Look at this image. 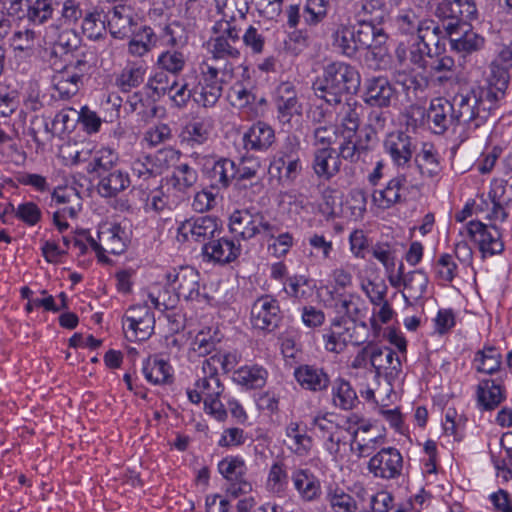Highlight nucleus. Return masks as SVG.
Segmentation results:
<instances>
[{
    "label": "nucleus",
    "instance_id": "obj_44",
    "mask_svg": "<svg viewBox=\"0 0 512 512\" xmlns=\"http://www.w3.org/2000/svg\"><path fill=\"white\" fill-rule=\"evenodd\" d=\"M288 479L287 466L282 460H277L269 469L266 488L270 493L282 496L287 488Z\"/></svg>",
    "mask_w": 512,
    "mask_h": 512
},
{
    "label": "nucleus",
    "instance_id": "obj_5",
    "mask_svg": "<svg viewBox=\"0 0 512 512\" xmlns=\"http://www.w3.org/2000/svg\"><path fill=\"white\" fill-rule=\"evenodd\" d=\"M91 66L85 59L66 64L52 76V85L62 99H69L76 95L84 84Z\"/></svg>",
    "mask_w": 512,
    "mask_h": 512
},
{
    "label": "nucleus",
    "instance_id": "obj_26",
    "mask_svg": "<svg viewBox=\"0 0 512 512\" xmlns=\"http://www.w3.org/2000/svg\"><path fill=\"white\" fill-rule=\"evenodd\" d=\"M241 253L240 244H236L234 240L228 238H213L211 241L205 243L202 247V254L208 260L226 264L234 261Z\"/></svg>",
    "mask_w": 512,
    "mask_h": 512
},
{
    "label": "nucleus",
    "instance_id": "obj_58",
    "mask_svg": "<svg viewBox=\"0 0 512 512\" xmlns=\"http://www.w3.org/2000/svg\"><path fill=\"white\" fill-rule=\"evenodd\" d=\"M326 499L333 512L358 511V504L355 498L340 488L329 491Z\"/></svg>",
    "mask_w": 512,
    "mask_h": 512
},
{
    "label": "nucleus",
    "instance_id": "obj_33",
    "mask_svg": "<svg viewBox=\"0 0 512 512\" xmlns=\"http://www.w3.org/2000/svg\"><path fill=\"white\" fill-rule=\"evenodd\" d=\"M98 177L97 191L105 198L117 196L120 192L126 190L131 183L128 173L121 170H113Z\"/></svg>",
    "mask_w": 512,
    "mask_h": 512
},
{
    "label": "nucleus",
    "instance_id": "obj_25",
    "mask_svg": "<svg viewBox=\"0 0 512 512\" xmlns=\"http://www.w3.org/2000/svg\"><path fill=\"white\" fill-rule=\"evenodd\" d=\"M275 141L273 127L264 121L253 123L242 135V144L246 151L266 152Z\"/></svg>",
    "mask_w": 512,
    "mask_h": 512
},
{
    "label": "nucleus",
    "instance_id": "obj_28",
    "mask_svg": "<svg viewBox=\"0 0 512 512\" xmlns=\"http://www.w3.org/2000/svg\"><path fill=\"white\" fill-rule=\"evenodd\" d=\"M449 44L453 52L462 58H466L481 51L485 47L486 39L468 26L462 33L453 38Z\"/></svg>",
    "mask_w": 512,
    "mask_h": 512
},
{
    "label": "nucleus",
    "instance_id": "obj_45",
    "mask_svg": "<svg viewBox=\"0 0 512 512\" xmlns=\"http://www.w3.org/2000/svg\"><path fill=\"white\" fill-rule=\"evenodd\" d=\"M428 282V276L422 270H414L403 275L404 298L420 299L426 292Z\"/></svg>",
    "mask_w": 512,
    "mask_h": 512
},
{
    "label": "nucleus",
    "instance_id": "obj_11",
    "mask_svg": "<svg viewBox=\"0 0 512 512\" xmlns=\"http://www.w3.org/2000/svg\"><path fill=\"white\" fill-rule=\"evenodd\" d=\"M227 83L222 81V74L216 67L207 66L198 85L193 88V100L204 108L214 107L222 95L223 85Z\"/></svg>",
    "mask_w": 512,
    "mask_h": 512
},
{
    "label": "nucleus",
    "instance_id": "obj_46",
    "mask_svg": "<svg viewBox=\"0 0 512 512\" xmlns=\"http://www.w3.org/2000/svg\"><path fill=\"white\" fill-rule=\"evenodd\" d=\"M186 62L187 57L182 51L167 50L158 56L156 65L159 69L177 77L184 70Z\"/></svg>",
    "mask_w": 512,
    "mask_h": 512
},
{
    "label": "nucleus",
    "instance_id": "obj_19",
    "mask_svg": "<svg viewBox=\"0 0 512 512\" xmlns=\"http://www.w3.org/2000/svg\"><path fill=\"white\" fill-rule=\"evenodd\" d=\"M363 100L371 107L387 108L397 100V92L386 77H371L365 80Z\"/></svg>",
    "mask_w": 512,
    "mask_h": 512
},
{
    "label": "nucleus",
    "instance_id": "obj_16",
    "mask_svg": "<svg viewBox=\"0 0 512 512\" xmlns=\"http://www.w3.org/2000/svg\"><path fill=\"white\" fill-rule=\"evenodd\" d=\"M409 187L417 188V178L411 173L398 171V175L392 178L384 188L374 190L373 202L381 209H388L401 201L402 191Z\"/></svg>",
    "mask_w": 512,
    "mask_h": 512
},
{
    "label": "nucleus",
    "instance_id": "obj_27",
    "mask_svg": "<svg viewBox=\"0 0 512 512\" xmlns=\"http://www.w3.org/2000/svg\"><path fill=\"white\" fill-rule=\"evenodd\" d=\"M437 18L462 17L468 21L478 18L475 0H442L435 9Z\"/></svg>",
    "mask_w": 512,
    "mask_h": 512
},
{
    "label": "nucleus",
    "instance_id": "obj_6",
    "mask_svg": "<svg viewBox=\"0 0 512 512\" xmlns=\"http://www.w3.org/2000/svg\"><path fill=\"white\" fill-rule=\"evenodd\" d=\"M383 146L397 170L407 171L417 149L415 139L403 131H394L386 136Z\"/></svg>",
    "mask_w": 512,
    "mask_h": 512
},
{
    "label": "nucleus",
    "instance_id": "obj_52",
    "mask_svg": "<svg viewBox=\"0 0 512 512\" xmlns=\"http://www.w3.org/2000/svg\"><path fill=\"white\" fill-rule=\"evenodd\" d=\"M310 283V279L304 275H293L286 278L283 288L288 296L301 301L311 296L312 287Z\"/></svg>",
    "mask_w": 512,
    "mask_h": 512
},
{
    "label": "nucleus",
    "instance_id": "obj_36",
    "mask_svg": "<svg viewBox=\"0 0 512 512\" xmlns=\"http://www.w3.org/2000/svg\"><path fill=\"white\" fill-rule=\"evenodd\" d=\"M333 49L348 58H352L357 53L354 26L349 24H340L333 31L332 35Z\"/></svg>",
    "mask_w": 512,
    "mask_h": 512
},
{
    "label": "nucleus",
    "instance_id": "obj_61",
    "mask_svg": "<svg viewBox=\"0 0 512 512\" xmlns=\"http://www.w3.org/2000/svg\"><path fill=\"white\" fill-rule=\"evenodd\" d=\"M214 38H224L232 43H241V28L238 27L234 17L230 20L221 19L212 28Z\"/></svg>",
    "mask_w": 512,
    "mask_h": 512
},
{
    "label": "nucleus",
    "instance_id": "obj_54",
    "mask_svg": "<svg viewBox=\"0 0 512 512\" xmlns=\"http://www.w3.org/2000/svg\"><path fill=\"white\" fill-rule=\"evenodd\" d=\"M474 361L477 363V371L494 374L500 369L502 356L495 347H487L476 353Z\"/></svg>",
    "mask_w": 512,
    "mask_h": 512
},
{
    "label": "nucleus",
    "instance_id": "obj_4",
    "mask_svg": "<svg viewBox=\"0 0 512 512\" xmlns=\"http://www.w3.org/2000/svg\"><path fill=\"white\" fill-rule=\"evenodd\" d=\"M201 373L202 375H199L195 387L201 391L204 409L215 419L223 421L227 417V411L220 401V396L224 392V386L220 381L219 374L215 373V369L210 368L208 364H202Z\"/></svg>",
    "mask_w": 512,
    "mask_h": 512
},
{
    "label": "nucleus",
    "instance_id": "obj_42",
    "mask_svg": "<svg viewBox=\"0 0 512 512\" xmlns=\"http://www.w3.org/2000/svg\"><path fill=\"white\" fill-rule=\"evenodd\" d=\"M334 321L338 322L339 331L346 345L353 344L359 346L365 342L367 326L364 322H357L343 317L334 319Z\"/></svg>",
    "mask_w": 512,
    "mask_h": 512
},
{
    "label": "nucleus",
    "instance_id": "obj_18",
    "mask_svg": "<svg viewBox=\"0 0 512 512\" xmlns=\"http://www.w3.org/2000/svg\"><path fill=\"white\" fill-rule=\"evenodd\" d=\"M274 102L278 119L282 123H289L293 116L302 114V104L299 101L298 90L292 81H283L276 87Z\"/></svg>",
    "mask_w": 512,
    "mask_h": 512
},
{
    "label": "nucleus",
    "instance_id": "obj_35",
    "mask_svg": "<svg viewBox=\"0 0 512 512\" xmlns=\"http://www.w3.org/2000/svg\"><path fill=\"white\" fill-rule=\"evenodd\" d=\"M371 367L377 375L382 371H388L397 374L401 370V361L394 350L389 347L379 346L373 343V359H371Z\"/></svg>",
    "mask_w": 512,
    "mask_h": 512
},
{
    "label": "nucleus",
    "instance_id": "obj_39",
    "mask_svg": "<svg viewBox=\"0 0 512 512\" xmlns=\"http://www.w3.org/2000/svg\"><path fill=\"white\" fill-rule=\"evenodd\" d=\"M490 74L488 76V86L482 87L489 89L494 95L497 96V103L504 97L505 91L509 83V69L504 65L492 60L490 64Z\"/></svg>",
    "mask_w": 512,
    "mask_h": 512
},
{
    "label": "nucleus",
    "instance_id": "obj_14",
    "mask_svg": "<svg viewBox=\"0 0 512 512\" xmlns=\"http://www.w3.org/2000/svg\"><path fill=\"white\" fill-rule=\"evenodd\" d=\"M124 231L119 225L103 223L99 226L97 240L88 238L93 250L101 261L106 260L104 253L121 254L125 250Z\"/></svg>",
    "mask_w": 512,
    "mask_h": 512
},
{
    "label": "nucleus",
    "instance_id": "obj_1",
    "mask_svg": "<svg viewBox=\"0 0 512 512\" xmlns=\"http://www.w3.org/2000/svg\"><path fill=\"white\" fill-rule=\"evenodd\" d=\"M457 124L476 130L488 121L492 110L497 107V96L481 86L462 90L451 101Z\"/></svg>",
    "mask_w": 512,
    "mask_h": 512
},
{
    "label": "nucleus",
    "instance_id": "obj_56",
    "mask_svg": "<svg viewBox=\"0 0 512 512\" xmlns=\"http://www.w3.org/2000/svg\"><path fill=\"white\" fill-rule=\"evenodd\" d=\"M289 448L298 456H305L312 447V439L301 432L297 423H290L286 429Z\"/></svg>",
    "mask_w": 512,
    "mask_h": 512
},
{
    "label": "nucleus",
    "instance_id": "obj_40",
    "mask_svg": "<svg viewBox=\"0 0 512 512\" xmlns=\"http://www.w3.org/2000/svg\"><path fill=\"white\" fill-rule=\"evenodd\" d=\"M268 377L265 368L259 365L244 366L235 372L234 380L247 388L258 389L264 387Z\"/></svg>",
    "mask_w": 512,
    "mask_h": 512
},
{
    "label": "nucleus",
    "instance_id": "obj_49",
    "mask_svg": "<svg viewBox=\"0 0 512 512\" xmlns=\"http://www.w3.org/2000/svg\"><path fill=\"white\" fill-rule=\"evenodd\" d=\"M236 164L228 158H220L214 162L210 177L216 186L227 188L231 180H235Z\"/></svg>",
    "mask_w": 512,
    "mask_h": 512
},
{
    "label": "nucleus",
    "instance_id": "obj_55",
    "mask_svg": "<svg viewBox=\"0 0 512 512\" xmlns=\"http://www.w3.org/2000/svg\"><path fill=\"white\" fill-rule=\"evenodd\" d=\"M330 0H306L302 9L303 21L308 26L321 23L328 13Z\"/></svg>",
    "mask_w": 512,
    "mask_h": 512
},
{
    "label": "nucleus",
    "instance_id": "obj_30",
    "mask_svg": "<svg viewBox=\"0 0 512 512\" xmlns=\"http://www.w3.org/2000/svg\"><path fill=\"white\" fill-rule=\"evenodd\" d=\"M340 105V110L337 113V117L340 122V135H346V138L356 136L360 126L363 106L356 100L347 101Z\"/></svg>",
    "mask_w": 512,
    "mask_h": 512
},
{
    "label": "nucleus",
    "instance_id": "obj_51",
    "mask_svg": "<svg viewBox=\"0 0 512 512\" xmlns=\"http://www.w3.org/2000/svg\"><path fill=\"white\" fill-rule=\"evenodd\" d=\"M118 161V154L110 148H101L97 150L93 159L88 165L89 173H96L101 176L110 172Z\"/></svg>",
    "mask_w": 512,
    "mask_h": 512
},
{
    "label": "nucleus",
    "instance_id": "obj_57",
    "mask_svg": "<svg viewBox=\"0 0 512 512\" xmlns=\"http://www.w3.org/2000/svg\"><path fill=\"white\" fill-rule=\"evenodd\" d=\"M260 161L254 157H243L236 165L235 180L237 185L244 181H251V185L257 184L260 180Z\"/></svg>",
    "mask_w": 512,
    "mask_h": 512
},
{
    "label": "nucleus",
    "instance_id": "obj_7",
    "mask_svg": "<svg viewBox=\"0 0 512 512\" xmlns=\"http://www.w3.org/2000/svg\"><path fill=\"white\" fill-rule=\"evenodd\" d=\"M207 47L212 59L219 64L215 67L221 72L222 81L230 82L234 78L235 63L241 57V43L210 37Z\"/></svg>",
    "mask_w": 512,
    "mask_h": 512
},
{
    "label": "nucleus",
    "instance_id": "obj_17",
    "mask_svg": "<svg viewBox=\"0 0 512 512\" xmlns=\"http://www.w3.org/2000/svg\"><path fill=\"white\" fill-rule=\"evenodd\" d=\"M396 25L402 34L430 39L432 33H441V27L433 19L422 17L415 9L402 10L396 17Z\"/></svg>",
    "mask_w": 512,
    "mask_h": 512
},
{
    "label": "nucleus",
    "instance_id": "obj_60",
    "mask_svg": "<svg viewBox=\"0 0 512 512\" xmlns=\"http://www.w3.org/2000/svg\"><path fill=\"white\" fill-rule=\"evenodd\" d=\"M343 142L339 146V158H343L352 163H355L361 159V157L367 152L368 148L358 140L356 136H350L346 138V135H340Z\"/></svg>",
    "mask_w": 512,
    "mask_h": 512
},
{
    "label": "nucleus",
    "instance_id": "obj_43",
    "mask_svg": "<svg viewBox=\"0 0 512 512\" xmlns=\"http://www.w3.org/2000/svg\"><path fill=\"white\" fill-rule=\"evenodd\" d=\"M301 171L300 158L273 159L270 164V173L277 176L280 181L292 182Z\"/></svg>",
    "mask_w": 512,
    "mask_h": 512
},
{
    "label": "nucleus",
    "instance_id": "obj_63",
    "mask_svg": "<svg viewBox=\"0 0 512 512\" xmlns=\"http://www.w3.org/2000/svg\"><path fill=\"white\" fill-rule=\"evenodd\" d=\"M77 122H79L78 111L73 108H64L55 115L52 127L55 134H62L72 131Z\"/></svg>",
    "mask_w": 512,
    "mask_h": 512
},
{
    "label": "nucleus",
    "instance_id": "obj_47",
    "mask_svg": "<svg viewBox=\"0 0 512 512\" xmlns=\"http://www.w3.org/2000/svg\"><path fill=\"white\" fill-rule=\"evenodd\" d=\"M82 32L90 40L102 39L107 33L105 15L97 10L86 13L82 21Z\"/></svg>",
    "mask_w": 512,
    "mask_h": 512
},
{
    "label": "nucleus",
    "instance_id": "obj_37",
    "mask_svg": "<svg viewBox=\"0 0 512 512\" xmlns=\"http://www.w3.org/2000/svg\"><path fill=\"white\" fill-rule=\"evenodd\" d=\"M295 489L305 501H312L320 494L319 480L307 469H297L292 473Z\"/></svg>",
    "mask_w": 512,
    "mask_h": 512
},
{
    "label": "nucleus",
    "instance_id": "obj_59",
    "mask_svg": "<svg viewBox=\"0 0 512 512\" xmlns=\"http://www.w3.org/2000/svg\"><path fill=\"white\" fill-rule=\"evenodd\" d=\"M197 180V171L187 163L176 165L171 177L172 185L178 191H186L193 187Z\"/></svg>",
    "mask_w": 512,
    "mask_h": 512
},
{
    "label": "nucleus",
    "instance_id": "obj_9",
    "mask_svg": "<svg viewBox=\"0 0 512 512\" xmlns=\"http://www.w3.org/2000/svg\"><path fill=\"white\" fill-rule=\"evenodd\" d=\"M467 233L476 243L482 257H491L504 251V242L498 227L486 225L479 221H470L467 224Z\"/></svg>",
    "mask_w": 512,
    "mask_h": 512
},
{
    "label": "nucleus",
    "instance_id": "obj_2",
    "mask_svg": "<svg viewBox=\"0 0 512 512\" xmlns=\"http://www.w3.org/2000/svg\"><path fill=\"white\" fill-rule=\"evenodd\" d=\"M360 82V74L355 67L337 61L324 68L323 76L313 84V90L327 104L338 105L344 95L357 92Z\"/></svg>",
    "mask_w": 512,
    "mask_h": 512
},
{
    "label": "nucleus",
    "instance_id": "obj_21",
    "mask_svg": "<svg viewBox=\"0 0 512 512\" xmlns=\"http://www.w3.org/2000/svg\"><path fill=\"white\" fill-rule=\"evenodd\" d=\"M442 170L439 156L433 146L425 144L421 151L417 153L411 166L405 171L411 173L417 178V188L423 185L426 179H434Z\"/></svg>",
    "mask_w": 512,
    "mask_h": 512
},
{
    "label": "nucleus",
    "instance_id": "obj_15",
    "mask_svg": "<svg viewBox=\"0 0 512 512\" xmlns=\"http://www.w3.org/2000/svg\"><path fill=\"white\" fill-rule=\"evenodd\" d=\"M166 280L178 299L195 300L200 295V275L190 266L173 269L166 274Z\"/></svg>",
    "mask_w": 512,
    "mask_h": 512
},
{
    "label": "nucleus",
    "instance_id": "obj_24",
    "mask_svg": "<svg viewBox=\"0 0 512 512\" xmlns=\"http://www.w3.org/2000/svg\"><path fill=\"white\" fill-rule=\"evenodd\" d=\"M426 121L435 134H443L452 124L456 123L451 101L439 97L431 100L426 111Z\"/></svg>",
    "mask_w": 512,
    "mask_h": 512
},
{
    "label": "nucleus",
    "instance_id": "obj_34",
    "mask_svg": "<svg viewBox=\"0 0 512 512\" xmlns=\"http://www.w3.org/2000/svg\"><path fill=\"white\" fill-rule=\"evenodd\" d=\"M331 297L334 301V308L338 313L347 316L346 319L357 321L363 312L364 302L361 297L355 293L331 291Z\"/></svg>",
    "mask_w": 512,
    "mask_h": 512
},
{
    "label": "nucleus",
    "instance_id": "obj_53",
    "mask_svg": "<svg viewBox=\"0 0 512 512\" xmlns=\"http://www.w3.org/2000/svg\"><path fill=\"white\" fill-rule=\"evenodd\" d=\"M82 38L73 28L62 29L53 44V53L69 54L78 50L81 46Z\"/></svg>",
    "mask_w": 512,
    "mask_h": 512
},
{
    "label": "nucleus",
    "instance_id": "obj_38",
    "mask_svg": "<svg viewBox=\"0 0 512 512\" xmlns=\"http://www.w3.org/2000/svg\"><path fill=\"white\" fill-rule=\"evenodd\" d=\"M504 399L503 389L493 380H483L477 386L478 403L485 410L495 409Z\"/></svg>",
    "mask_w": 512,
    "mask_h": 512
},
{
    "label": "nucleus",
    "instance_id": "obj_64",
    "mask_svg": "<svg viewBox=\"0 0 512 512\" xmlns=\"http://www.w3.org/2000/svg\"><path fill=\"white\" fill-rule=\"evenodd\" d=\"M220 474L228 480H236L237 477L245 476L246 465L240 457H226L218 464Z\"/></svg>",
    "mask_w": 512,
    "mask_h": 512
},
{
    "label": "nucleus",
    "instance_id": "obj_20",
    "mask_svg": "<svg viewBox=\"0 0 512 512\" xmlns=\"http://www.w3.org/2000/svg\"><path fill=\"white\" fill-rule=\"evenodd\" d=\"M280 320L278 302L271 296H262L253 303L251 323L254 328L271 332L278 327Z\"/></svg>",
    "mask_w": 512,
    "mask_h": 512
},
{
    "label": "nucleus",
    "instance_id": "obj_13",
    "mask_svg": "<svg viewBox=\"0 0 512 512\" xmlns=\"http://www.w3.org/2000/svg\"><path fill=\"white\" fill-rule=\"evenodd\" d=\"M124 319V328L130 334V338L143 341L152 335L155 318L147 303L131 306L126 311Z\"/></svg>",
    "mask_w": 512,
    "mask_h": 512
},
{
    "label": "nucleus",
    "instance_id": "obj_50",
    "mask_svg": "<svg viewBox=\"0 0 512 512\" xmlns=\"http://www.w3.org/2000/svg\"><path fill=\"white\" fill-rule=\"evenodd\" d=\"M54 0H35L27 5L26 17L34 25H42L52 19L55 7Z\"/></svg>",
    "mask_w": 512,
    "mask_h": 512
},
{
    "label": "nucleus",
    "instance_id": "obj_32",
    "mask_svg": "<svg viewBox=\"0 0 512 512\" xmlns=\"http://www.w3.org/2000/svg\"><path fill=\"white\" fill-rule=\"evenodd\" d=\"M331 402L340 410H352L359 402L356 391L351 383L338 377L331 382Z\"/></svg>",
    "mask_w": 512,
    "mask_h": 512
},
{
    "label": "nucleus",
    "instance_id": "obj_41",
    "mask_svg": "<svg viewBox=\"0 0 512 512\" xmlns=\"http://www.w3.org/2000/svg\"><path fill=\"white\" fill-rule=\"evenodd\" d=\"M142 370L147 381L154 385L165 384L171 378L170 365L158 357H149Z\"/></svg>",
    "mask_w": 512,
    "mask_h": 512
},
{
    "label": "nucleus",
    "instance_id": "obj_23",
    "mask_svg": "<svg viewBox=\"0 0 512 512\" xmlns=\"http://www.w3.org/2000/svg\"><path fill=\"white\" fill-rule=\"evenodd\" d=\"M294 378L298 385L312 393H322L328 390L331 379L328 372L314 364H302L294 369Z\"/></svg>",
    "mask_w": 512,
    "mask_h": 512
},
{
    "label": "nucleus",
    "instance_id": "obj_10",
    "mask_svg": "<svg viewBox=\"0 0 512 512\" xmlns=\"http://www.w3.org/2000/svg\"><path fill=\"white\" fill-rule=\"evenodd\" d=\"M440 35L441 33H432L430 39L417 38V41L410 47L403 43L399 44L395 50L397 65L405 66L406 63L410 62L418 68H426L428 64L426 57L433 58L431 45H434L436 49L439 48Z\"/></svg>",
    "mask_w": 512,
    "mask_h": 512
},
{
    "label": "nucleus",
    "instance_id": "obj_12",
    "mask_svg": "<svg viewBox=\"0 0 512 512\" xmlns=\"http://www.w3.org/2000/svg\"><path fill=\"white\" fill-rule=\"evenodd\" d=\"M367 468L375 478L396 479L402 473L403 457L394 447L382 448L370 458Z\"/></svg>",
    "mask_w": 512,
    "mask_h": 512
},
{
    "label": "nucleus",
    "instance_id": "obj_48",
    "mask_svg": "<svg viewBox=\"0 0 512 512\" xmlns=\"http://www.w3.org/2000/svg\"><path fill=\"white\" fill-rule=\"evenodd\" d=\"M312 424L322 439L344 434L339 417L331 412L316 415Z\"/></svg>",
    "mask_w": 512,
    "mask_h": 512
},
{
    "label": "nucleus",
    "instance_id": "obj_22",
    "mask_svg": "<svg viewBox=\"0 0 512 512\" xmlns=\"http://www.w3.org/2000/svg\"><path fill=\"white\" fill-rule=\"evenodd\" d=\"M354 35L357 52L367 49L374 58L382 59L385 56L386 52L382 46L387 40V35L382 28L363 21L358 29L354 28Z\"/></svg>",
    "mask_w": 512,
    "mask_h": 512
},
{
    "label": "nucleus",
    "instance_id": "obj_29",
    "mask_svg": "<svg viewBox=\"0 0 512 512\" xmlns=\"http://www.w3.org/2000/svg\"><path fill=\"white\" fill-rule=\"evenodd\" d=\"M312 168L319 178L330 180L339 173L341 160L334 149L320 148L314 153Z\"/></svg>",
    "mask_w": 512,
    "mask_h": 512
},
{
    "label": "nucleus",
    "instance_id": "obj_31",
    "mask_svg": "<svg viewBox=\"0 0 512 512\" xmlns=\"http://www.w3.org/2000/svg\"><path fill=\"white\" fill-rule=\"evenodd\" d=\"M147 65L144 61L128 62L115 79L116 86L122 92H130L139 87L145 79Z\"/></svg>",
    "mask_w": 512,
    "mask_h": 512
},
{
    "label": "nucleus",
    "instance_id": "obj_8",
    "mask_svg": "<svg viewBox=\"0 0 512 512\" xmlns=\"http://www.w3.org/2000/svg\"><path fill=\"white\" fill-rule=\"evenodd\" d=\"M221 233L219 219L214 216H199L183 221L178 227V234L186 241L205 243L216 238Z\"/></svg>",
    "mask_w": 512,
    "mask_h": 512
},
{
    "label": "nucleus",
    "instance_id": "obj_3",
    "mask_svg": "<svg viewBox=\"0 0 512 512\" xmlns=\"http://www.w3.org/2000/svg\"><path fill=\"white\" fill-rule=\"evenodd\" d=\"M229 228L243 240L256 236L273 239L279 232V228L273 223L271 217L255 208L235 210L230 215Z\"/></svg>",
    "mask_w": 512,
    "mask_h": 512
},
{
    "label": "nucleus",
    "instance_id": "obj_62",
    "mask_svg": "<svg viewBox=\"0 0 512 512\" xmlns=\"http://www.w3.org/2000/svg\"><path fill=\"white\" fill-rule=\"evenodd\" d=\"M505 190V185L500 183L492 188L489 192V197L491 198L493 204L490 214L491 219L505 221L508 217L505 206L508 204L509 199L504 197Z\"/></svg>",
    "mask_w": 512,
    "mask_h": 512
}]
</instances>
